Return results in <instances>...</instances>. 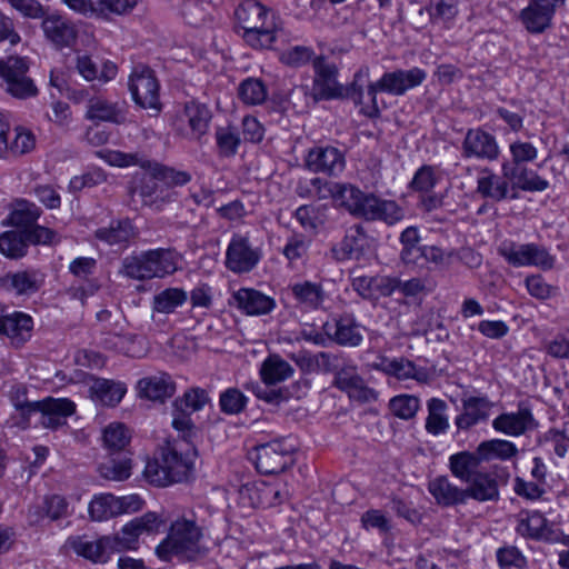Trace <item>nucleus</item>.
<instances>
[{
  "instance_id": "473e14b6",
  "label": "nucleus",
  "mask_w": 569,
  "mask_h": 569,
  "mask_svg": "<svg viewBox=\"0 0 569 569\" xmlns=\"http://www.w3.org/2000/svg\"><path fill=\"white\" fill-rule=\"evenodd\" d=\"M373 368L399 380L415 379L421 382L428 377L425 370L417 368L412 361L402 357L395 359L383 357L380 362L373 365Z\"/></svg>"
},
{
  "instance_id": "680f3d73",
  "label": "nucleus",
  "mask_w": 569,
  "mask_h": 569,
  "mask_svg": "<svg viewBox=\"0 0 569 569\" xmlns=\"http://www.w3.org/2000/svg\"><path fill=\"white\" fill-rule=\"evenodd\" d=\"M150 169H152L154 178L168 186H184L191 180V176L188 172L178 171L158 163L151 162Z\"/></svg>"
},
{
  "instance_id": "7ed1b4c3",
  "label": "nucleus",
  "mask_w": 569,
  "mask_h": 569,
  "mask_svg": "<svg viewBox=\"0 0 569 569\" xmlns=\"http://www.w3.org/2000/svg\"><path fill=\"white\" fill-rule=\"evenodd\" d=\"M196 455L194 447L182 448V443L168 442L161 448L159 457L147 461L143 477L157 487L187 481L192 475Z\"/></svg>"
},
{
  "instance_id": "5701e85b",
  "label": "nucleus",
  "mask_w": 569,
  "mask_h": 569,
  "mask_svg": "<svg viewBox=\"0 0 569 569\" xmlns=\"http://www.w3.org/2000/svg\"><path fill=\"white\" fill-rule=\"evenodd\" d=\"M565 0H530L528 7L521 10L520 18L526 29L531 33H541L550 27L556 7Z\"/></svg>"
},
{
  "instance_id": "393cba45",
  "label": "nucleus",
  "mask_w": 569,
  "mask_h": 569,
  "mask_svg": "<svg viewBox=\"0 0 569 569\" xmlns=\"http://www.w3.org/2000/svg\"><path fill=\"white\" fill-rule=\"evenodd\" d=\"M462 411L455 418L458 430L470 428L488 420L493 403L486 396H469L461 399Z\"/></svg>"
},
{
  "instance_id": "9d476101",
  "label": "nucleus",
  "mask_w": 569,
  "mask_h": 569,
  "mask_svg": "<svg viewBox=\"0 0 569 569\" xmlns=\"http://www.w3.org/2000/svg\"><path fill=\"white\" fill-rule=\"evenodd\" d=\"M129 90L137 104L160 112L159 82L151 69L137 67L129 79Z\"/></svg>"
},
{
  "instance_id": "338daca9",
  "label": "nucleus",
  "mask_w": 569,
  "mask_h": 569,
  "mask_svg": "<svg viewBox=\"0 0 569 569\" xmlns=\"http://www.w3.org/2000/svg\"><path fill=\"white\" fill-rule=\"evenodd\" d=\"M545 349L555 359H569V328L556 333L546 342Z\"/></svg>"
},
{
  "instance_id": "09e8293b",
  "label": "nucleus",
  "mask_w": 569,
  "mask_h": 569,
  "mask_svg": "<svg viewBox=\"0 0 569 569\" xmlns=\"http://www.w3.org/2000/svg\"><path fill=\"white\" fill-rule=\"evenodd\" d=\"M214 138L220 157L230 158L238 152L241 139L234 127H218Z\"/></svg>"
},
{
  "instance_id": "f03ea898",
  "label": "nucleus",
  "mask_w": 569,
  "mask_h": 569,
  "mask_svg": "<svg viewBox=\"0 0 569 569\" xmlns=\"http://www.w3.org/2000/svg\"><path fill=\"white\" fill-rule=\"evenodd\" d=\"M206 520L196 509H184L169 526L166 538L156 547V556L164 562H196L207 557L209 549L203 545Z\"/></svg>"
},
{
  "instance_id": "c85d7f7f",
  "label": "nucleus",
  "mask_w": 569,
  "mask_h": 569,
  "mask_svg": "<svg viewBox=\"0 0 569 569\" xmlns=\"http://www.w3.org/2000/svg\"><path fill=\"white\" fill-rule=\"evenodd\" d=\"M428 491L441 507H452L467 502L465 488L452 483L447 476H438L430 480Z\"/></svg>"
},
{
  "instance_id": "9b49d317",
  "label": "nucleus",
  "mask_w": 569,
  "mask_h": 569,
  "mask_svg": "<svg viewBox=\"0 0 569 569\" xmlns=\"http://www.w3.org/2000/svg\"><path fill=\"white\" fill-rule=\"evenodd\" d=\"M161 525L160 516L153 511L132 519L117 535L111 537L114 539L117 551L137 549L139 537L143 533L159 532Z\"/></svg>"
},
{
  "instance_id": "cd10ccee",
  "label": "nucleus",
  "mask_w": 569,
  "mask_h": 569,
  "mask_svg": "<svg viewBox=\"0 0 569 569\" xmlns=\"http://www.w3.org/2000/svg\"><path fill=\"white\" fill-rule=\"evenodd\" d=\"M126 392V383L106 378H92L89 386L90 398L107 407H116Z\"/></svg>"
},
{
  "instance_id": "58836bf2",
  "label": "nucleus",
  "mask_w": 569,
  "mask_h": 569,
  "mask_svg": "<svg viewBox=\"0 0 569 569\" xmlns=\"http://www.w3.org/2000/svg\"><path fill=\"white\" fill-rule=\"evenodd\" d=\"M0 284L16 295H31L40 287L37 272L27 270L4 274L0 279Z\"/></svg>"
},
{
  "instance_id": "2f4dec72",
  "label": "nucleus",
  "mask_w": 569,
  "mask_h": 569,
  "mask_svg": "<svg viewBox=\"0 0 569 569\" xmlns=\"http://www.w3.org/2000/svg\"><path fill=\"white\" fill-rule=\"evenodd\" d=\"M139 395L150 400L163 401L176 391V383L166 372L149 376L138 381Z\"/></svg>"
},
{
  "instance_id": "e433bc0d",
  "label": "nucleus",
  "mask_w": 569,
  "mask_h": 569,
  "mask_svg": "<svg viewBox=\"0 0 569 569\" xmlns=\"http://www.w3.org/2000/svg\"><path fill=\"white\" fill-rule=\"evenodd\" d=\"M293 373V367L277 353L268 356L260 367V376L266 385L280 383L291 378Z\"/></svg>"
},
{
  "instance_id": "bf43d9fd",
  "label": "nucleus",
  "mask_w": 569,
  "mask_h": 569,
  "mask_svg": "<svg viewBox=\"0 0 569 569\" xmlns=\"http://www.w3.org/2000/svg\"><path fill=\"white\" fill-rule=\"evenodd\" d=\"M509 152L511 160L508 161L515 166H525L538 158V149L531 142L522 141L520 139L510 143Z\"/></svg>"
},
{
  "instance_id": "20e7f679",
  "label": "nucleus",
  "mask_w": 569,
  "mask_h": 569,
  "mask_svg": "<svg viewBox=\"0 0 569 569\" xmlns=\"http://www.w3.org/2000/svg\"><path fill=\"white\" fill-rule=\"evenodd\" d=\"M238 32L243 41L256 50L273 49L281 31L276 18L260 2L247 0L234 11Z\"/></svg>"
},
{
  "instance_id": "1a4fd4ad",
  "label": "nucleus",
  "mask_w": 569,
  "mask_h": 569,
  "mask_svg": "<svg viewBox=\"0 0 569 569\" xmlns=\"http://www.w3.org/2000/svg\"><path fill=\"white\" fill-rule=\"evenodd\" d=\"M211 120L210 108L191 100L184 103L182 111L177 116L174 127L182 136L200 142L207 136Z\"/></svg>"
},
{
  "instance_id": "a19ab883",
  "label": "nucleus",
  "mask_w": 569,
  "mask_h": 569,
  "mask_svg": "<svg viewBox=\"0 0 569 569\" xmlns=\"http://www.w3.org/2000/svg\"><path fill=\"white\" fill-rule=\"evenodd\" d=\"M292 295L298 303L306 309L317 310L322 307L326 293L322 286L311 281L295 283L291 287Z\"/></svg>"
},
{
  "instance_id": "c9c22d12",
  "label": "nucleus",
  "mask_w": 569,
  "mask_h": 569,
  "mask_svg": "<svg viewBox=\"0 0 569 569\" xmlns=\"http://www.w3.org/2000/svg\"><path fill=\"white\" fill-rule=\"evenodd\" d=\"M482 462L478 451H460L449 457V470L451 473L463 482H468L475 477Z\"/></svg>"
},
{
  "instance_id": "dca6fc26",
  "label": "nucleus",
  "mask_w": 569,
  "mask_h": 569,
  "mask_svg": "<svg viewBox=\"0 0 569 569\" xmlns=\"http://www.w3.org/2000/svg\"><path fill=\"white\" fill-rule=\"evenodd\" d=\"M476 192L492 202L518 199V193L511 191L509 179L502 172L497 174L488 167H482L478 172Z\"/></svg>"
},
{
  "instance_id": "052dcab7",
  "label": "nucleus",
  "mask_w": 569,
  "mask_h": 569,
  "mask_svg": "<svg viewBox=\"0 0 569 569\" xmlns=\"http://www.w3.org/2000/svg\"><path fill=\"white\" fill-rule=\"evenodd\" d=\"M247 397L237 388H229L220 395L219 405L222 412L238 415L246 408Z\"/></svg>"
},
{
  "instance_id": "e2e57ef3",
  "label": "nucleus",
  "mask_w": 569,
  "mask_h": 569,
  "mask_svg": "<svg viewBox=\"0 0 569 569\" xmlns=\"http://www.w3.org/2000/svg\"><path fill=\"white\" fill-rule=\"evenodd\" d=\"M340 390L346 392L350 399L362 403L371 402L377 399V392L366 385L361 376L359 378H353L348 386H345Z\"/></svg>"
},
{
  "instance_id": "4d7b16f0",
  "label": "nucleus",
  "mask_w": 569,
  "mask_h": 569,
  "mask_svg": "<svg viewBox=\"0 0 569 569\" xmlns=\"http://www.w3.org/2000/svg\"><path fill=\"white\" fill-rule=\"evenodd\" d=\"M103 443L112 452L122 450L129 442L128 430L122 423H110L103 430Z\"/></svg>"
},
{
  "instance_id": "ea45409f",
  "label": "nucleus",
  "mask_w": 569,
  "mask_h": 569,
  "mask_svg": "<svg viewBox=\"0 0 569 569\" xmlns=\"http://www.w3.org/2000/svg\"><path fill=\"white\" fill-rule=\"evenodd\" d=\"M478 456L483 461L509 460L518 455L516 445L508 440L491 439L479 443L477 447Z\"/></svg>"
},
{
  "instance_id": "f257e3e1",
  "label": "nucleus",
  "mask_w": 569,
  "mask_h": 569,
  "mask_svg": "<svg viewBox=\"0 0 569 569\" xmlns=\"http://www.w3.org/2000/svg\"><path fill=\"white\" fill-rule=\"evenodd\" d=\"M310 184L319 199L327 197L323 192L326 190L337 206L345 208L357 218L395 224L405 216L403 209L396 201L381 199L373 193H365L353 184L338 182L329 184L321 178L311 179Z\"/></svg>"
},
{
  "instance_id": "72a5a7b5",
  "label": "nucleus",
  "mask_w": 569,
  "mask_h": 569,
  "mask_svg": "<svg viewBox=\"0 0 569 569\" xmlns=\"http://www.w3.org/2000/svg\"><path fill=\"white\" fill-rule=\"evenodd\" d=\"M465 488L467 501L475 499L480 502L496 501L499 499V487L496 477L489 472L479 471Z\"/></svg>"
},
{
  "instance_id": "f3484780",
  "label": "nucleus",
  "mask_w": 569,
  "mask_h": 569,
  "mask_svg": "<svg viewBox=\"0 0 569 569\" xmlns=\"http://www.w3.org/2000/svg\"><path fill=\"white\" fill-rule=\"evenodd\" d=\"M322 330L329 340L342 347H358L363 340L361 326L358 323L353 315L345 313L332 322H325Z\"/></svg>"
},
{
  "instance_id": "774afa93",
  "label": "nucleus",
  "mask_w": 569,
  "mask_h": 569,
  "mask_svg": "<svg viewBox=\"0 0 569 569\" xmlns=\"http://www.w3.org/2000/svg\"><path fill=\"white\" fill-rule=\"evenodd\" d=\"M36 147V137L34 134L24 129V128H17L16 129V136L11 143H9L8 153H11L13 156H21L24 153L30 152Z\"/></svg>"
},
{
  "instance_id": "c756f323",
  "label": "nucleus",
  "mask_w": 569,
  "mask_h": 569,
  "mask_svg": "<svg viewBox=\"0 0 569 569\" xmlns=\"http://www.w3.org/2000/svg\"><path fill=\"white\" fill-rule=\"evenodd\" d=\"M233 299L237 307L250 316L267 315L276 307L271 297L250 288L239 289L233 293Z\"/></svg>"
},
{
  "instance_id": "a18cd8bd",
  "label": "nucleus",
  "mask_w": 569,
  "mask_h": 569,
  "mask_svg": "<svg viewBox=\"0 0 569 569\" xmlns=\"http://www.w3.org/2000/svg\"><path fill=\"white\" fill-rule=\"evenodd\" d=\"M188 300L187 292L181 288H167L157 293L152 299V311L159 313H172Z\"/></svg>"
},
{
  "instance_id": "39448f33",
  "label": "nucleus",
  "mask_w": 569,
  "mask_h": 569,
  "mask_svg": "<svg viewBox=\"0 0 569 569\" xmlns=\"http://www.w3.org/2000/svg\"><path fill=\"white\" fill-rule=\"evenodd\" d=\"M122 269L127 277L136 280L164 278L177 270V259L172 250L158 248L124 258Z\"/></svg>"
},
{
  "instance_id": "2eb2a0df",
  "label": "nucleus",
  "mask_w": 569,
  "mask_h": 569,
  "mask_svg": "<svg viewBox=\"0 0 569 569\" xmlns=\"http://www.w3.org/2000/svg\"><path fill=\"white\" fill-rule=\"evenodd\" d=\"M426 79L427 72L421 68L396 69L385 72L376 87L380 88V92L403 96L407 91L419 87Z\"/></svg>"
},
{
  "instance_id": "79ce46f5",
  "label": "nucleus",
  "mask_w": 569,
  "mask_h": 569,
  "mask_svg": "<svg viewBox=\"0 0 569 569\" xmlns=\"http://www.w3.org/2000/svg\"><path fill=\"white\" fill-rule=\"evenodd\" d=\"M42 214V210L34 202L27 199H16L9 214V222L14 227H29L36 224Z\"/></svg>"
},
{
  "instance_id": "ddd939ff",
  "label": "nucleus",
  "mask_w": 569,
  "mask_h": 569,
  "mask_svg": "<svg viewBox=\"0 0 569 569\" xmlns=\"http://www.w3.org/2000/svg\"><path fill=\"white\" fill-rule=\"evenodd\" d=\"M369 69H360L356 72L353 81L348 88V97L353 100L357 106H360V113L368 118H378L380 109L377 102V93L380 88H377L378 81H367Z\"/></svg>"
},
{
  "instance_id": "13d9d810",
  "label": "nucleus",
  "mask_w": 569,
  "mask_h": 569,
  "mask_svg": "<svg viewBox=\"0 0 569 569\" xmlns=\"http://www.w3.org/2000/svg\"><path fill=\"white\" fill-rule=\"evenodd\" d=\"M390 410L392 413L403 420L413 418L419 410L420 401L416 396L400 395L390 400Z\"/></svg>"
},
{
  "instance_id": "0eeeda50",
  "label": "nucleus",
  "mask_w": 569,
  "mask_h": 569,
  "mask_svg": "<svg viewBox=\"0 0 569 569\" xmlns=\"http://www.w3.org/2000/svg\"><path fill=\"white\" fill-rule=\"evenodd\" d=\"M296 445L288 439H276L254 448V463L259 472L274 475L292 465Z\"/></svg>"
},
{
  "instance_id": "0e129e2a",
  "label": "nucleus",
  "mask_w": 569,
  "mask_h": 569,
  "mask_svg": "<svg viewBox=\"0 0 569 569\" xmlns=\"http://www.w3.org/2000/svg\"><path fill=\"white\" fill-rule=\"evenodd\" d=\"M28 244H44L53 246L60 242L59 233L50 228L34 224L31 228L24 229Z\"/></svg>"
},
{
  "instance_id": "f704fd0d",
  "label": "nucleus",
  "mask_w": 569,
  "mask_h": 569,
  "mask_svg": "<svg viewBox=\"0 0 569 569\" xmlns=\"http://www.w3.org/2000/svg\"><path fill=\"white\" fill-rule=\"evenodd\" d=\"M96 238L109 246L127 247L137 232L129 219L112 220L108 227L96 230Z\"/></svg>"
},
{
  "instance_id": "de8ad7c7",
  "label": "nucleus",
  "mask_w": 569,
  "mask_h": 569,
  "mask_svg": "<svg viewBox=\"0 0 569 569\" xmlns=\"http://www.w3.org/2000/svg\"><path fill=\"white\" fill-rule=\"evenodd\" d=\"M132 462L127 456L119 459L110 458L108 461L102 462L98 467L99 475L112 481H123L131 476Z\"/></svg>"
},
{
  "instance_id": "7c9ffc66",
  "label": "nucleus",
  "mask_w": 569,
  "mask_h": 569,
  "mask_svg": "<svg viewBox=\"0 0 569 569\" xmlns=\"http://www.w3.org/2000/svg\"><path fill=\"white\" fill-rule=\"evenodd\" d=\"M315 69V79L312 87L317 90L318 96L323 100L331 99L337 96V68L332 63H328L322 56L312 60Z\"/></svg>"
},
{
  "instance_id": "6e6d98bb",
  "label": "nucleus",
  "mask_w": 569,
  "mask_h": 569,
  "mask_svg": "<svg viewBox=\"0 0 569 569\" xmlns=\"http://www.w3.org/2000/svg\"><path fill=\"white\" fill-rule=\"evenodd\" d=\"M209 401L208 393L204 389L196 387L187 390L182 397L177 398L172 407L181 408L184 411L192 413L201 410Z\"/></svg>"
},
{
  "instance_id": "f8f14e48",
  "label": "nucleus",
  "mask_w": 569,
  "mask_h": 569,
  "mask_svg": "<svg viewBox=\"0 0 569 569\" xmlns=\"http://www.w3.org/2000/svg\"><path fill=\"white\" fill-rule=\"evenodd\" d=\"M261 251L249 238L239 233L232 236L226 251V267L236 273L250 272L260 261Z\"/></svg>"
},
{
  "instance_id": "8fccbe9b",
  "label": "nucleus",
  "mask_w": 569,
  "mask_h": 569,
  "mask_svg": "<svg viewBox=\"0 0 569 569\" xmlns=\"http://www.w3.org/2000/svg\"><path fill=\"white\" fill-rule=\"evenodd\" d=\"M289 102L293 106L297 112H307L311 107L316 106L320 100L317 90L307 84L293 87L288 94Z\"/></svg>"
},
{
  "instance_id": "4c0bfd02",
  "label": "nucleus",
  "mask_w": 569,
  "mask_h": 569,
  "mask_svg": "<svg viewBox=\"0 0 569 569\" xmlns=\"http://www.w3.org/2000/svg\"><path fill=\"white\" fill-rule=\"evenodd\" d=\"M427 410L426 431L432 436L446 433L450 427L447 402L440 398H430L427 401Z\"/></svg>"
},
{
  "instance_id": "412c9836",
  "label": "nucleus",
  "mask_w": 569,
  "mask_h": 569,
  "mask_svg": "<svg viewBox=\"0 0 569 569\" xmlns=\"http://www.w3.org/2000/svg\"><path fill=\"white\" fill-rule=\"evenodd\" d=\"M369 238L361 224L351 226L343 239L332 247L331 252L336 261L359 260L369 250Z\"/></svg>"
},
{
  "instance_id": "4be33fe9",
  "label": "nucleus",
  "mask_w": 569,
  "mask_h": 569,
  "mask_svg": "<svg viewBox=\"0 0 569 569\" xmlns=\"http://www.w3.org/2000/svg\"><path fill=\"white\" fill-rule=\"evenodd\" d=\"M32 318L23 312H10L8 307L0 303V335L10 338L13 345L20 346L31 338Z\"/></svg>"
},
{
  "instance_id": "5fc2aeb1",
  "label": "nucleus",
  "mask_w": 569,
  "mask_h": 569,
  "mask_svg": "<svg viewBox=\"0 0 569 569\" xmlns=\"http://www.w3.org/2000/svg\"><path fill=\"white\" fill-rule=\"evenodd\" d=\"M103 159L113 167L126 168L130 166H139L143 169L151 168V161L139 152H122L118 150L107 151Z\"/></svg>"
},
{
  "instance_id": "bb28decb",
  "label": "nucleus",
  "mask_w": 569,
  "mask_h": 569,
  "mask_svg": "<svg viewBox=\"0 0 569 569\" xmlns=\"http://www.w3.org/2000/svg\"><path fill=\"white\" fill-rule=\"evenodd\" d=\"M73 551L92 562H106L110 553L117 551L114 539L111 536H103L96 540H88L86 537H73L69 539Z\"/></svg>"
},
{
  "instance_id": "423d86ee",
  "label": "nucleus",
  "mask_w": 569,
  "mask_h": 569,
  "mask_svg": "<svg viewBox=\"0 0 569 569\" xmlns=\"http://www.w3.org/2000/svg\"><path fill=\"white\" fill-rule=\"evenodd\" d=\"M29 64L26 58L9 57L0 59V78L4 90L17 99H28L38 94V88L28 76Z\"/></svg>"
},
{
  "instance_id": "3c124183",
  "label": "nucleus",
  "mask_w": 569,
  "mask_h": 569,
  "mask_svg": "<svg viewBox=\"0 0 569 569\" xmlns=\"http://www.w3.org/2000/svg\"><path fill=\"white\" fill-rule=\"evenodd\" d=\"M172 428L179 433V437L187 447H193V438L197 435V428L191 419V413L183 409L172 407Z\"/></svg>"
},
{
  "instance_id": "aec40b11",
  "label": "nucleus",
  "mask_w": 569,
  "mask_h": 569,
  "mask_svg": "<svg viewBox=\"0 0 569 569\" xmlns=\"http://www.w3.org/2000/svg\"><path fill=\"white\" fill-rule=\"evenodd\" d=\"M538 427L537 420L528 406L519 405L516 412H503L492 420L497 432L510 437H519Z\"/></svg>"
},
{
  "instance_id": "603ef678",
  "label": "nucleus",
  "mask_w": 569,
  "mask_h": 569,
  "mask_svg": "<svg viewBox=\"0 0 569 569\" xmlns=\"http://www.w3.org/2000/svg\"><path fill=\"white\" fill-rule=\"evenodd\" d=\"M116 503V496L111 493L96 496L89 503V515L91 519L103 521L118 516Z\"/></svg>"
},
{
  "instance_id": "69168bd1",
  "label": "nucleus",
  "mask_w": 569,
  "mask_h": 569,
  "mask_svg": "<svg viewBox=\"0 0 569 569\" xmlns=\"http://www.w3.org/2000/svg\"><path fill=\"white\" fill-rule=\"evenodd\" d=\"M315 56L313 50L306 46H295L281 52L280 61L289 67L299 68L307 64Z\"/></svg>"
},
{
  "instance_id": "a878e982",
  "label": "nucleus",
  "mask_w": 569,
  "mask_h": 569,
  "mask_svg": "<svg viewBox=\"0 0 569 569\" xmlns=\"http://www.w3.org/2000/svg\"><path fill=\"white\" fill-rule=\"evenodd\" d=\"M501 172L511 182L512 192H516V189L530 192L543 191L549 187V182L536 171L528 169L526 166H515L509 163L508 160L501 163Z\"/></svg>"
},
{
  "instance_id": "6e6552de",
  "label": "nucleus",
  "mask_w": 569,
  "mask_h": 569,
  "mask_svg": "<svg viewBox=\"0 0 569 569\" xmlns=\"http://www.w3.org/2000/svg\"><path fill=\"white\" fill-rule=\"evenodd\" d=\"M498 253L513 267L535 266L550 270L556 260L545 247L537 243L503 241L498 248Z\"/></svg>"
},
{
  "instance_id": "49530a36",
  "label": "nucleus",
  "mask_w": 569,
  "mask_h": 569,
  "mask_svg": "<svg viewBox=\"0 0 569 569\" xmlns=\"http://www.w3.org/2000/svg\"><path fill=\"white\" fill-rule=\"evenodd\" d=\"M28 241L24 230L4 231L0 234V252L10 259H19L27 254Z\"/></svg>"
},
{
  "instance_id": "a211bd4d",
  "label": "nucleus",
  "mask_w": 569,
  "mask_h": 569,
  "mask_svg": "<svg viewBox=\"0 0 569 569\" xmlns=\"http://www.w3.org/2000/svg\"><path fill=\"white\" fill-rule=\"evenodd\" d=\"M41 28L46 39L57 49L70 48L77 42V26L63 16L46 14Z\"/></svg>"
},
{
  "instance_id": "864d4df0",
  "label": "nucleus",
  "mask_w": 569,
  "mask_h": 569,
  "mask_svg": "<svg viewBox=\"0 0 569 569\" xmlns=\"http://www.w3.org/2000/svg\"><path fill=\"white\" fill-rule=\"evenodd\" d=\"M240 99L246 104H260L267 98V88L260 79L248 78L243 80L238 89Z\"/></svg>"
},
{
  "instance_id": "4468645a",
  "label": "nucleus",
  "mask_w": 569,
  "mask_h": 569,
  "mask_svg": "<svg viewBox=\"0 0 569 569\" xmlns=\"http://www.w3.org/2000/svg\"><path fill=\"white\" fill-rule=\"evenodd\" d=\"M461 152L463 158L495 161L500 149L497 139L491 133L480 129H469L463 138Z\"/></svg>"
},
{
  "instance_id": "b1692460",
  "label": "nucleus",
  "mask_w": 569,
  "mask_h": 569,
  "mask_svg": "<svg viewBox=\"0 0 569 569\" xmlns=\"http://www.w3.org/2000/svg\"><path fill=\"white\" fill-rule=\"evenodd\" d=\"M36 413L41 415L40 423L44 428L57 429L67 423V418L76 411V403L68 398L48 397L38 401Z\"/></svg>"
},
{
  "instance_id": "c03bdc74",
  "label": "nucleus",
  "mask_w": 569,
  "mask_h": 569,
  "mask_svg": "<svg viewBox=\"0 0 569 569\" xmlns=\"http://www.w3.org/2000/svg\"><path fill=\"white\" fill-rule=\"evenodd\" d=\"M87 118L96 121L121 123L124 121L122 110L114 103L101 98L91 99L88 104Z\"/></svg>"
},
{
  "instance_id": "37998d69",
  "label": "nucleus",
  "mask_w": 569,
  "mask_h": 569,
  "mask_svg": "<svg viewBox=\"0 0 569 569\" xmlns=\"http://www.w3.org/2000/svg\"><path fill=\"white\" fill-rule=\"evenodd\" d=\"M547 529V519L539 511H521L518 516L516 531L529 539L539 540Z\"/></svg>"
},
{
  "instance_id": "6ab92c4d",
  "label": "nucleus",
  "mask_w": 569,
  "mask_h": 569,
  "mask_svg": "<svg viewBox=\"0 0 569 569\" xmlns=\"http://www.w3.org/2000/svg\"><path fill=\"white\" fill-rule=\"evenodd\" d=\"M307 168L317 173L338 176L346 166L343 153L331 146H317L309 150L306 157Z\"/></svg>"
}]
</instances>
